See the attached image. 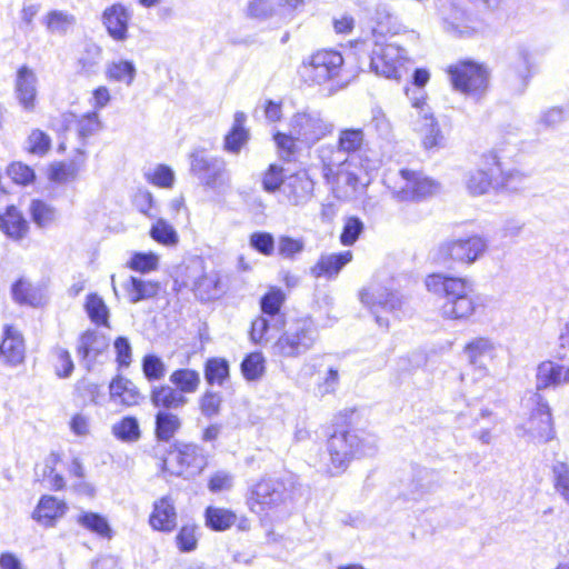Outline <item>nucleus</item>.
I'll return each instance as SVG.
<instances>
[{
    "mask_svg": "<svg viewBox=\"0 0 569 569\" xmlns=\"http://www.w3.org/2000/svg\"><path fill=\"white\" fill-rule=\"evenodd\" d=\"M569 383V367L546 360L538 365L536 371V391H529L523 398L525 407L530 409L529 431L542 442L555 438L551 410L541 390L556 389Z\"/></svg>",
    "mask_w": 569,
    "mask_h": 569,
    "instance_id": "obj_1",
    "label": "nucleus"
},
{
    "mask_svg": "<svg viewBox=\"0 0 569 569\" xmlns=\"http://www.w3.org/2000/svg\"><path fill=\"white\" fill-rule=\"evenodd\" d=\"M430 73L427 69L418 68L412 73V84L416 90L406 89V96L411 101L415 112L411 113L412 128L421 136L422 146L427 150H438L445 147V137L439 124L426 103L423 87L428 83Z\"/></svg>",
    "mask_w": 569,
    "mask_h": 569,
    "instance_id": "obj_2",
    "label": "nucleus"
},
{
    "mask_svg": "<svg viewBox=\"0 0 569 569\" xmlns=\"http://www.w3.org/2000/svg\"><path fill=\"white\" fill-rule=\"evenodd\" d=\"M297 480L292 475L267 477L252 485L247 492V506L257 515H268L293 502Z\"/></svg>",
    "mask_w": 569,
    "mask_h": 569,
    "instance_id": "obj_3",
    "label": "nucleus"
},
{
    "mask_svg": "<svg viewBox=\"0 0 569 569\" xmlns=\"http://www.w3.org/2000/svg\"><path fill=\"white\" fill-rule=\"evenodd\" d=\"M426 286L429 291L443 295V317L463 319L473 313L475 303L470 297L472 284L467 279L435 273L426 279Z\"/></svg>",
    "mask_w": 569,
    "mask_h": 569,
    "instance_id": "obj_4",
    "label": "nucleus"
},
{
    "mask_svg": "<svg viewBox=\"0 0 569 569\" xmlns=\"http://www.w3.org/2000/svg\"><path fill=\"white\" fill-rule=\"evenodd\" d=\"M328 452L337 472L345 470L353 458L370 457L377 451V439L372 435L343 430L328 439Z\"/></svg>",
    "mask_w": 569,
    "mask_h": 569,
    "instance_id": "obj_5",
    "label": "nucleus"
},
{
    "mask_svg": "<svg viewBox=\"0 0 569 569\" xmlns=\"http://www.w3.org/2000/svg\"><path fill=\"white\" fill-rule=\"evenodd\" d=\"M363 143L362 129H345L339 133L337 146L323 144L318 148V158L332 171L335 166H347L360 160Z\"/></svg>",
    "mask_w": 569,
    "mask_h": 569,
    "instance_id": "obj_6",
    "label": "nucleus"
},
{
    "mask_svg": "<svg viewBox=\"0 0 569 569\" xmlns=\"http://www.w3.org/2000/svg\"><path fill=\"white\" fill-rule=\"evenodd\" d=\"M318 336L317 326L310 318L298 319L278 338L274 352L286 358H298L313 347Z\"/></svg>",
    "mask_w": 569,
    "mask_h": 569,
    "instance_id": "obj_7",
    "label": "nucleus"
},
{
    "mask_svg": "<svg viewBox=\"0 0 569 569\" xmlns=\"http://www.w3.org/2000/svg\"><path fill=\"white\" fill-rule=\"evenodd\" d=\"M190 173L201 184L214 191L229 187L230 176L223 159L209 156L204 150H194L189 154Z\"/></svg>",
    "mask_w": 569,
    "mask_h": 569,
    "instance_id": "obj_8",
    "label": "nucleus"
},
{
    "mask_svg": "<svg viewBox=\"0 0 569 569\" xmlns=\"http://www.w3.org/2000/svg\"><path fill=\"white\" fill-rule=\"evenodd\" d=\"M455 90L479 101L487 92L489 84L488 71L478 63L463 61L448 69Z\"/></svg>",
    "mask_w": 569,
    "mask_h": 569,
    "instance_id": "obj_9",
    "label": "nucleus"
},
{
    "mask_svg": "<svg viewBox=\"0 0 569 569\" xmlns=\"http://www.w3.org/2000/svg\"><path fill=\"white\" fill-rule=\"evenodd\" d=\"M208 465L204 449L194 443H177L163 460V468L170 475L191 477L199 475Z\"/></svg>",
    "mask_w": 569,
    "mask_h": 569,
    "instance_id": "obj_10",
    "label": "nucleus"
},
{
    "mask_svg": "<svg viewBox=\"0 0 569 569\" xmlns=\"http://www.w3.org/2000/svg\"><path fill=\"white\" fill-rule=\"evenodd\" d=\"M359 296L361 302L375 315L377 323L385 328H388L389 320L380 312H397L403 305V297L397 290L376 281L362 289Z\"/></svg>",
    "mask_w": 569,
    "mask_h": 569,
    "instance_id": "obj_11",
    "label": "nucleus"
},
{
    "mask_svg": "<svg viewBox=\"0 0 569 569\" xmlns=\"http://www.w3.org/2000/svg\"><path fill=\"white\" fill-rule=\"evenodd\" d=\"M400 181L392 189V196L398 201H420L436 196L441 190V184L420 171L401 169Z\"/></svg>",
    "mask_w": 569,
    "mask_h": 569,
    "instance_id": "obj_12",
    "label": "nucleus"
},
{
    "mask_svg": "<svg viewBox=\"0 0 569 569\" xmlns=\"http://www.w3.org/2000/svg\"><path fill=\"white\" fill-rule=\"evenodd\" d=\"M407 62L405 49L393 43L375 41L369 54V68L372 72L387 79H400Z\"/></svg>",
    "mask_w": 569,
    "mask_h": 569,
    "instance_id": "obj_13",
    "label": "nucleus"
},
{
    "mask_svg": "<svg viewBox=\"0 0 569 569\" xmlns=\"http://www.w3.org/2000/svg\"><path fill=\"white\" fill-rule=\"evenodd\" d=\"M487 249V239L478 234H472L467 238L442 242L439 247V254L443 261L472 264L485 254Z\"/></svg>",
    "mask_w": 569,
    "mask_h": 569,
    "instance_id": "obj_14",
    "label": "nucleus"
},
{
    "mask_svg": "<svg viewBox=\"0 0 569 569\" xmlns=\"http://www.w3.org/2000/svg\"><path fill=\"white\" fill-rule=\"evenodd\" d=\"M332 131V124L326 122L320 112L305 110L291 119V133L298 142L310 147Z\"/></svg>",
    "mask_w": 569,
    "mask_h": 569,
    "instance_id": "obj_15",
    "label": "nucleus"
},
{
    "mask_svg": "<svg viewBox=\"0 0 569 569\" xmlns=\"http://www.w3.org/2000/svg\"><path fill=\"white\" fill-rule=\"evenodd\" d=\"M343 58L335 50H322L312 54L303 66L305 76L313 83L321 84L340 72Z\"/></svg>",
    "mask_w": 569,
    "mask_h": 569,
    "instance_id": "obj_16",
    "label": "nucleus"
},
{
    "mask_svg": "<svg viewBox=\"0 0 569 569\" xmlns=\"http://www.w3.org/2000/svg\"><path fill=\"white\" fill-rule=\"evenodd\" d=\"M532 74V54L526 46L519 44L511 57V63L506 79L509 89L516 94H522Z\"/></svg>",
    "mask_w": 569,
    "mask_h": 569,
    "instance_id": "obj_17",
    "label": "nucleus"
},
{
    "mask_svg": "<svg viewBox=\"0 0 569 569\" xmlns=\"http://www.w3.org/2000/svg\"><path fill=\"white\" fill-rule=\"evenodd\" d=\"M439 16L448 32L467 37L476 31V21L472 14L456 3L442 4L439 8Z\"/></svg>",
    "mask_w": 569,
    "mask_h": 569,
    "instance_id": "obj_18",
    "label": "nucleus"
},
{
    "mask_svg": "<svg viewBox=\"0 0 569 569\" xmlns=\"http://www.w3.org/2000/svg\"><path fill=\"white\" fill-rule=\"evenodd\" d=\"M38 78L34 71L23 64L17 70L14 92L19 104L28 112L36 108Z\"/></svg>",
    "mask_w": 569,
    "mask_h": 569,
    "instance_id": "obj_19",
    "label": "nucleus"
},
{
    "mask_svg": "<svg viewBox=\"0 0 569 569\" xmlns=\"http://www.w3.org/2000/svg\"><path fill=\"white\" fill-rule=\"evenodd\" d=\"M109 347V339L96 330H87L78 341L77 353L87 370H91L98 357Z\"/></svg>",
    "mask_w": 569,
    "mask_h": 569,
    "instance_id": "obj_20",
    "label": "nucleus"
},
{
    "mask_svg": "<svg viewBox=\"0 0 569 569\" xmlns=\"http://www.w3.org/2000/svg\"><path fill=\"white\" fill-rule=\"evenodd\" d=\"M131 13L121 3L108 7L102 13V23L108 34L116 41H124L128 38V23Z\"/></svg>",
    "mask_w": 569,
    "mask_h": 569,
    "instance_id": "obj_21",
    "label": "nucleus"
},
{
    "mask_svg": "<svg viewBox=\"0 0 569 569\" xmlns=\"http://www.w3.org/2000/svg\"><path fill=\"white\" fill-rule=\"evenodd\" d=\"M0 358L3 363L14 367L24 359V342L21 333L10 325L3 328V338L0 343Z\"/></svg>",
    "mask_w": 569,
    "mask_h": 569,
    "instance_id": "obj_22",
    "label": "nucleus"
},
{
    "mask_svg": "<svg viewBox=\"0 0 569 569\" xmlns=\"http://www.w3.org/2000/svg\"><path fill=\"white\" fill-rule=\"evenodd\" d=\"M313 186V180L309 174L306 171H299L286 179L282 192L291 204L298 206L310 199Z\"/></svg>",
    "mask_w": 569,
    "mask_h": 569,
    "instance_id": "obj_23",
    "label": "nucleus"
},
{
    "mask_svg": "<svg viewBox=\"0 0 569 569\" xmlns=\"http://www.w3.org/2000/svg\"><path fill=\"white\" fill-rule=\"evenodd\" d=\"M352 260L351 251L321 254L310 272L315 278L332 280L337 278L342 268Z\"/></svg>",
    "mask_w": 569,
    "mask_h": 569,
    "instance_id": "obj_24",
    "label": "nucleus"
},
{
    "mask_svg": "<svg viewBox=\"0 0 569 569\" xmlns=\"http://www.w3.org/2000/svg\"><path fill=\"white\" fill-rule=\"evenodd\" d=\"M100 120L97 112H89L81 117L72 112L62 114V127L66 131L76 129L79 139L82 141V146H84L86 140L94 134L100 129Z\"/></svg>",
    "mask_w": 569,
    "mask_h": 569,
    "instance_id": "obj_25",
    "label": "nucleus"
},
{
    "mask_svg": "<svg viewBox=\"0 0 569 569\" xmlns=\"http://www.w3.org/2000/svg\"><path fill=\"white\" fill-rule=\"evenodd\" d=\"M486 164L496 167V190L517 191L522 188L527 176L519 170L503 171L496 152L485 156Z\"/></svg>",
    "mask_w": 569,
    "mask_h": 569,
    "instance_id": "obj_26",
    "label": "nucleus"
},
{
    "mask_svg": "<svg viewBox=\"0 0 569 569\" xmlns=\"http://www.w3.org/2000/svg\"><path fill=\"white\" fill-rule=\"evenodd\" d=\"M66 511L67 505L64 501L53 496H43L32 512V518L42 526L52 527Z\"/></svg>",
    "mask_w": 569,
    "mask_h": 569,
    "instance_id": "obj_27",
    "label": "nucleus"
},
{
    "mask_svg": "<svg viewBox=\"0 0 569 569\" xmlns=\"http://www.w3.org/2000/svg\"><path fill=\"white\" fill-rule=\"evenodd\" d=\"M150 401L153 407L170 411L183 408L188 403V398L174 387L161 385L152 387Z\"/></svg>",
    "mask_w": 569,
    "mask_h": 569,
    "instance_id": "obj_28",
    "label": "nucleus"
},
{
    "mask_svg": "<svg viewBox=\"0 0 569 569\" xmlns=\"http://www.w3.org/2000/svg\"><path fill=\"white\" fill-rule=\"evenodd\" d=\"M151 527L160 531H172L177 525V513L173 503L167 497L153 503V511L150 515Z\"/></svg>",
    "mask_w": 569,
    "mask_h": 569,
    "instance_id": "obj_29",
    "label": "nucleus"
},
{
    "mask_svg": "<svg viewBox=\"0 0 569 569\" xmlns=\"http://www.w3.org/2000/svg\"><path fill=\"white\" fill-rule=\"evenodd\" d=\"M470 170L465 176V184L471 196L486 194L490 188L496 189V167Z\"/></svg>",
    "mask_w": 569,
    "mask_h": 569,
    "instance_id": "obj_30",
    "label": "nucleus"
},
{
    "mask_svg": "<svg viewBox=\"0 0 569 569\" xmlns=\"http://www.w3.org/2000/svg\"><path fill=\"white\" fill-rule=\"evenodd\" d=\"M0 229L7 237L19 241L26 237L29 223L14 206H9L0 217Z\"/></svg>",
    "mask_w": 569,
    "mask_h": 569,
    "instance_id": "obj_31",
    "label": "nucleus"
},
{
    "mask_svg": "<svg viewBox=\"0 0 569 569\" xmlns=\"http://www.w3.org/2000/svg\"><path fill=\"white\" fill-rule=\"evenodd\" d=\"M102 60V49L97 43L88 41L77 60V70L81 76L97 74Z\"/></svg>",
    "mask_w": 569,
    "mask_h": 569,
    "instance_id": "obj_32",
    "label": "nucleus"
},
{
    "mask_svg": "<svg viewBox=\"0 0 569 569\" xmlns=\"http://www.w3.org/2000/svg\"><path fill=\"white\" fill-rule=\"evenodd\" d=\"M284 293L281 289H271L260 300L261 311L273 321V328L280 329L284 326V316L280 313Z\"/></svg>",
    "mask_w": 569,
    "mask_h": 569,
    "instance_id": "obj_33",
    "label": "nucleus"
},
{
    "mask_svg": "<svg viewBox=\"0 0 569 569\" xmlns=\"http://www.w3.org/2000/svg\"><path fill=\"white\" fill-rule=\"evenodd\" d=\"M181 419L171 411L159 410L154 416V436L158 441L169 442L181 428Z\"/></svg>",
    "mask_w": 569,
    "mask_h": 569,
    "instance_id": "obj_34",
    "label": "nucleus"
},
{
    "mask_svg": "<svg viewBox=\"0 0 569 569\" xmlns=\"http://www.w3.org/2000/svg\"><path fill=\"white\" fill-rule=\"evenodd\" d=\"M493 350V343L487 338H477L465 347L469 363L481 372L486 370L485 360L492 357Z\"/></svg>",
    "mask_w": 569,
    "mask_h": 569,
    "instance_id": "obj_35",
    "label": "nucleus"
},
{
    "mask_svg": "<svg viewBox=\"0 0 569 569\" xmlns=\"http://www.w3.org/2000/svg\"><path fill=\"white\" fill-rule=\"evenodd\" d=\"M109 389L110 397L113 400H119L122 405L133 406L140 400V392L134 383L122 376H117L110 382Z\"/></svg>",
    "mask_w": 569,
    "mask_h": 569,
    "instance_id": "obj_36",
    "label": "nucleus"
},
{
    "mask_svg": "<svg viewBox=\"0 0 569 569\" xmlns=\"http://www.w3.org/2000/svg\"><path fill=\"white\" fill-rule=\"evenodd\" d=\"M223 292L218 272L204 273L194 282V293L202 301L218 299Z\"/></svg>",
    "mask_w": 569,
    "mask_h": 569,
    "instance_id": "obj_37",
    "label": "nucleus"
},
{
    "mask_svg": "<svg viewBox=\"0 0 569 569\" xmlns=\"http://www.w3.org/2000/svg\"><path fill=\"white\" fill-rule=\"evenodd\" d=\"M124 290L128 293L129 300L137 303L141 300H147L156 297L159 291V284L154 281L143 280L137 277H130L124 284Z\"/></svg>",
    "mask_w": 569,
    "mask_h": 569,
    "instance_id": "obj_38",
    "label": "nucleus"
},
{
    "mask_svg": "<svg viewBox=\"0 0 569 569\" xmlns=\"http://www.w3.org/2000/svg\"><path fill=\"white\" fill-rule=\"evenodd\" d=\"M246 114L241 111L236 112L233 126L224 137V149L231 153H239L242 146L248 141L249 133L244 129Z\"/></svg>",
    "mask_w": 569,
    "mask_h": 569,
    "instance_id": "obj_39",
    "label": "nucleus"
},
{
    "mask_svg": "<svg viewBox=\"0 0 569 569\" xmlns=\"http://www.w3.org/2000/svg\"><path fill=\"white\" fill-rule=\"evenodd\" d=\"M206 526L213 531H224L236 523L237 516L229 509L209 506L204 510Z\"/></svg>",
    "mask_w": 569,
    "mask_h": 569,
    "instance_id": "obj_40",
    "label": "nucleus"
},
{
    "mask_svg": "<svg viewBox=\"0 0 569 569\" xmlns=\"http://www.w3.org/2000/svg\"><path fill=\"white\" fill-rule=\"evenodd\" d=\"M169 381L184 396L198 390L200 373L192 369H177L170 375Z\"/></svg>",
    "mask_w": 569,
    "mask_h": 569,
    "instance_id": "obj_41",
    "label": "nucleus"
},
{
    "mask_svg": "<svg viewBox=\"0 0 569 569\" xmlns=\"http://www.w3.org/2000/svg\"><path fill=\"white\" fill-rule=\"evenodd\" d=\"M229 362L224 358H209L204 363V379L210 386H223L229 378Z\"/></svg>",
    "mask_w": 569,
    "mask_h": 569,
    "instance_id": "obj_42",
    "label": "nucleus"
},
{
    "mask_svg": "<svg viewBox=\"0 0 569 569\" xmlns=\"http://www.w3.org/2000/svg\"><path fill=\"white\" fill-rule=\"evenodd\" d=\"M137 69L132 61L118 60L107 64L106 77L111 81L123 82L130 86L136 77Z\"/></svg>",
    "mask_w": 569,
    "mask_h": 569,
    "instance_id": "obj_43",
    "label": "nucleus"
},
{
    "mask_svg": "<svg viewBox=\"0 0 569 569\" xmlns=\"http://www.w3.org/2000/svg\"><path fill=\"white\" fill-rule=\"evenodd\" d=\"M112 435L122 442H137L141 437L138 419L132 416L123 417L112 426Z\"/></svg>",
    "mask_w": 569,
    "mask_h": 569,
    "instance_id": "obj_44",
    "label": "nucleus"
},
{
    "mask_svg": "<svg viewBox=\"0 0 569 569\" xmlns=\"http://www.w3.org/2000/svg\"><path fill=\"white\" fill-rule=\"evenodd\" d=\"M552 482L556 493L569 506V465L555 460L551 467Z\"/></svg>",
    "mask_w": 569,
    "mask_h": 569,
    "instance_id": "obj_45",
    "label": "nucleus"
},
{
    "mask_svg": "<svg viewBox=\"0 0 569 569\" xmlns=\"http://www.w3.org/2000/svg\"><path fill=\"white\" fill-rule=\"evenodd\" d=\"M84 308L88 317L93 323L108 328L110 327L109 309L100 296L97 293L88 295Z\"/></svg>",
    "mask_w": 569,
    "mask_h": 569,
    "instance_id": "obj_46",
    "label": "nucleus"
},
{
    "mask_svg": "<svg viewBox=\"0 0 569 569\" xmlns=\"http://www.w3.org/2000/svg\"><path fill=\"white\" fill-rule=\"evenodd\" d=\"M29 212L32 221L39 228H48L57 219L56 209L47 202L34 199L30 203Z\"/></svg>",
    "mask_w": 569,
    "mask_h": 569,
    "instance_id": "obj_47",
    "label": "nucleus"
},
{
    "mask_svg": "<svg viewBox=\"0 0 569 569\" xmlns=\"http://www.w3.org/2000/svg\"><path fill=\"white\" fill-rule=\"evenodd\" d=\"M150 237L156 242L167 247L176 246L179 241V236L176 229L162 218H159L151 226Z\"/></svg>",
    "mask_w": 569,
    "mask_h": 569,
    "instance_id": "obj_48",
    "label": "nucleus"
},
{
    "mask_svg": "<svg viewBox=\"0 0 569 569\" xmlns=\"http://www.w3.org/2000/svg\"><path fill=\"white\" fill-rule=\"evenodd\" d=\"M76 24V17L60 10H52L46 17V26L49 32L66 34Z\"/></svg>",
    "mask_w": 569,
    "mask_h": 569,
    "instance_id": "obj_49",
    "label": "nucleus"
},
{
    "mask_svg": "<svg viewBox=\"0 0 569 569\" xmlns=\"http://www.w3.org/2000/svg\"><path fill=\"white\" fill-rule=\"evenodd\" d=\"M83 163L72 161L70 163H54L49 169V179L57 183H64L77 178Z\"/></svg>",
    "mask_w": 569,
    "mask_h": 569,
    "instance_id": "obj_50",
    "label": "nucleus"
},
{
    "mask_svg": "<svg viewBox=\"0 0 569 569\" xmlns=\"http://www.w3.org/2000/svg\"><path fill=\"white\" fill-rule=\"evenodd\" d=\"M436 473L427 469H421L418 472V479L415 480L413 489L409 492L403 493L406 500H417L425 493L429 492L433 488V479Z\"/></svg>",
    "mask_w": 569,
    "mask_h": 569,
    "instance_id": "obj_51",
    "label": "nucleus"
},
{
    "mask_svg": "<svg viewBox=\"0 0 569 569\" xmlns=\"http://www.w3.org/2000/svg\"><path fill=\"white\" fill-rule=\"evenodd\" d=\"M565 121V109L551 107L542 110L536 121L537 130H553Z\"/></svg>",
    "mask_w": 569,
    "mask_h": 569,
    "instance_id": "obj_52",
    "label": "nucleus"
},
{
    "mask_svg": "<svg viewBox=\"0 0 569 569\" xmlns=\"http://www.w3.org/2000/svg\"><path fill=\"white\" fill-rule=\"evenodd\" d=\"M241 371L247 380L259 379L264 372V358L262 353H249L241 362Z\"/></svg>",
    "mask_w": 569,
    "mask_h": 569,
    "instance_id": "obj_53",
    "label": "nucleus"
},
{
    "mask_svg": "<svg viewBox=\"0 0 569 569\" xmlns=\"http://www.w3.org/2000/svg\"><path fill=\"white\" fill-rule=\"evenodd\" d=\"M349 167L350 164L335 166L332 167L333 170L330 171L328 167L323 166V174L329 182L332 179V182L345 183L355 189L358 184V176L355 171H350Z\"/></svg>",
    "mask_w": 569,
    "mask_h": 569,
    "instance_id": "obj_54",
    "label": "nucleus"
},
{
    "mask_svg": "<svg viewBox=\"0 0 569 569\" xmlns=\"http://www.w3.org/2000/svg\"><path fill=\"white\" fill-rule=\"evenodd\" d=\"M51 148V138L40 129H33L27 139V150L37 156H44Z\"/></svg>",
    "mask_w": 569,
    "mask_h": 569,
    "instance_id": "obj_55",
    "label": "nucleus"
},
{
    "mask_svg": "<svg viewBox=\"0 0 569 569\" xmlns=\"http://www.w3.org/2000/svg\"><path fill=\"white\" fill-rule=\"evenodd\" d=\"M78 522L88 530L102 537H108L111 531L108 521L99 513L84 512L79 517Z\"/></svg>",
    "mask_w": 569,
    "mask_h": 569,
    "instance_id": "obj_56",
    "label": "nucleus"
},
{
    "mask_svg": "<svg viewBox=\"0 0 569 569\" xmlns=\"http://www.w3.org/2000/svg\"><path fill=\"white\" fill-rule=\"evenodd\" d=\"M142 371L148 381H156L164 377L166 366L160 357L147 355L142 359Z\"/></svg>",
    "mask_w": 569,
    "mask_h": 569,
    "instance_id": "obj_57",
    "label": "nucleus"
},
{
    "mask_svg": "<svg viewBox=\"0 0 569 569\" xmlns=\"http://www.w3.org/2000/svg\"><path fill=\"white\" fill-rule=\"evenodd\" d=\"M250 247L262 256L270 257L274 252V238L266 231H256L250 236Z\"/></svg>",
    "mask_w": 569,
    "mask_h": 569,
    "instance_id": "obj_58",
    "label": "nucleus"
},
{
    "mask_svg": "<svg viewBox=\"0 0 569 569\" xmlns=\"http://www.w3.org/2000/svg\"><path fill=\"white\" fill-rule=\"evenodd\" d=\"M222 403L220 392L207 390L199 400L200 411L207 418H213L219 415Z\"/></svg>",
    "mask_w": 569,
    "mask_h": 569,
    "instance_id": "obj_59",
    "label": "nucleus"
},
{
    "mask_svg": "<svg viewBox=\"0 0 569 569\" xmlns=\"http://www.w3.org/2000/svg\"><path fill=\"white\" fill-rule=\"evenodd\" d=\"M158 263L159 257L156 253L136 252L128 262V266L134 271L146 273L156 270Z\"/></svg>",
    "mask_w": 569,
    "mask_h": 569,
    "instance_id": "obj_60",
    "label": "nucleus"
},
{
    "mask_svg": "<svg viewBox=\"0 0 569 569\" xmlns=\"http://www.w3.org/2000/svg\"><path fill=\"white\" fill-rule=\"evenodd\" d=\"M146 178L157 187L171 188L174 182V172L169 166L158 164L152 171L146 173Z\"/></svg>",
    "mask_w": 569,
    "mask_h": 569,
    "instance_id": "obj_61",
    "label": "nucleus"
},
{
    "mask_svg": "<svg viewBox=\"0 0 569 569\" xmlns=\"http://www.w3.org/2000/svg\"><path fill=\"white\" fill-rule=\"evenodd\" d=\"M363 229V222L358 217L348 218L340 234L341 243L343 246H352Z\"/></svg>",
    "mask_w": 569,
    "mask_h": 569,
    "instance_id": "obj_62",
    "label": "nucleus"
},
{
    "mask_svg": "<svg viewBox=\"0 0 569 569\" xmlns=\"http://www.w3.org/2000/svg\"><path fill=\"white\" fill-rule=\"evenodd\" d=\"M7 174L14 183L27 186L36 179L32 168L21 162H13L7 169Z\"/></svg>",
    "mask_w": 569,
    "mask_h": 569,
    "instance_id": "obj_63",
    "label": "nucleus"
},
{
    "mask_svg": "<svg viewBox=\"0 0 569 569\" xmlns=\"http://www.w3.org/2000/svg\"><path fill=\"white\" fill-rule=\"evenodd\" d=\"M11 295L20 305H33L36 299L34 290L30 282L19 279L11 287Z\"/></svg>",
    "mask_w": 569,
    "mask_h": 569,
    "instance_id": "obj_64",
    "label": "nucleus"
}]
</instances>
